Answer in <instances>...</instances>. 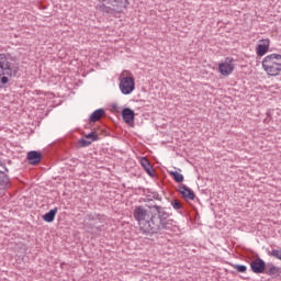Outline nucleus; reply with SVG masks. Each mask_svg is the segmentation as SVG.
Masks as SVG:
<instances>
[{"label": "nucleus", "instance_id": "23", "mask_svg": "<svg viewBox=\"0 0 281 281\" xmlns=\"http://www.w3.org/2000/svg\"><path fill=\"white\" fill-rule=\"evenodd\" d=\"M114 3H119L120 8H128L131 5L128 0H114Z\"/></svg>", "mask_w": 281, "mask_h": 281}, {"label": "nucleus", "instance_id": "6", "mask_svg": "<svg viewBox=\"0 0 281 281\" xmlns=\"http://www.w3.org/2000/svg\"><path fill=\"white\" fill-rule=\"evenodd\" d=\"M250 269L252 273H266L267 271V262L265 260L257 258L250 262Z\"/></svg>", "mask_w": 281, "mask_h": 281}, {"label": "nucleus", "instance_id": "27", "mask_svg": "<svg viewBox=\"0 0 281 281\" xmlns=\"http://www.w3.org/2000/svg\"><path fill=\"white\" fill-rule=\"evenodd\" d=\"M0 170H3V172H8V167L0 165Z\"/></svg>", "mask_w": 281, "mask_h": 281}, {"label": "nucleus", "instance_id": "17", "mask_svg": "<svg viewBox=\"0 0 281 281\" xmlns=\"http://www.w3.org/2000/svg\"><path fill=\"white\" fill-rule=\"evenodd\" d=\"M99 10L104 14H115V9L106 7L104 3L99 7Z\"/></svg>", "mask_w": 281, "mask_h": 281}, {"label": "nucleus", "instance_id": "28", "mask_svg": "<svg viewBox=\"0 0 281 281\" xmlns=\"http://www.w3.org/2000/svg\"><path fill=\"white\" fill-rule=\"evenodd\" d=\"M94 218H95V221H102V215L95 214V215H94Z\"/></svg>", "mask_w": 281, "mask_h": 281}, {"label": "nucleus", "instance_id": "18", "mask_svg": "<svg viewBox=\"0 0 281 281\" xmlns=\"http://www.w3.org/2000/svg\"><path fill=\"white\" fill-rule=\"evenodd\" d=\"M85 137L89 142H91V144H93V142H98V139H100V136H98L97 132H91V133L87 134Z\"/></svg>", "mask_w": 281, "mask_h": 281}, {"label": "nucleus", "instance_id": "29", "mask_svg": "<svg viewBox=\"0 0 281 281\" xmlns=\"http://www.w3.org/2000/svg\"><path fill=\"white\" fill-rule=\"evenodd\" d=\"M113 110L116 111V113H119L120 112V106L113 105Z\"/></svg>", "mask_w": 281, "mask_h": 281}, {"label": "nucleus", "instance_id": "16", "mask_svg": "<svg viewBox=\"0 0 281 281\" xmlns=\"http://www.w3.org/2000/svg\"><path fill=\"white\" fill-rule=\"evenodd\" d=\"M170 177H172L176 183H183V175L179 173L178 171H169Z\"/></svg>", "mask_w": 281, "mask_h": 281}, {"label": "nucleus", "instance_id": "26", "mask_svg": "<svg viewBox=\"0 0 281 281\" xmlns=\"http://www.w3.org/2000/svg\"><path fill=\"white\" fill-rule=\"evenodd\" d=\"M85 227L88 229H93V225L91 223H85Z\"/></svg>", "mask_w": 281, "mask_h": 281}, {"label": "nucleus", "instance_id": "20", "mask_svg": "<svg viewBox=\"0 0 281 281\" xmlns=\"http://www.w3.org/2000/svg\"><path fill=\"white\" fill-rule=\"evenodd\" d=\"M171 206L173 207V210H182L183 209V203L181 201H179L178 199H175L171 201Z\"/></svg>", "mask_w": 281, "mask_h": 281}, {"label": "nucleus", "instance_id": "11", "mask_svg": "<svg viewBox=\"0 0 281 281\" xmlns=\"http://www.w3.org/2000/svg\"><path fill=\"white\" fill-rule=\"evenodd\" d=\"M106 115V111L104 109H98L89 116V123L95 124V122H99V120H102Z\"/></svg>", "mask_w": 281, "mask_h": 281}, {"label": "nucleus", "instance_id": "2", "mask_svg": "<svg viewBox=\"0 0 281 281\" xmlns=\"http://www.w3.org/2000/svg\"><path fill=\"white\" fill-rule=\"evenodd\" d=\"M19 63L14 61L13 58H8L7 54H0V89H3L10 78L19 77Z\"/></svg>", "mask_w": 281, "mask_h": 281}, {"label": "nucleus", "instance_id": "12", "mask_svg": "<svg viewBox=\"0 0 281 281\" xmlns=\"http://www.w3.org/2000/svg\"><path fill=\"white\" fill-rule=\"evenodd\" d=\"M140 165L149 177H155V169H153V165L150 164V160H148V158L143 157L140 159Z\"/></svg>", "mask_w": 281, "mask_h": 281}, {"label": "nucleus", "instance_id": "25", "mask_svg": "<svg viewBox=\"0 0 281 281\" xmlns=\"http://www.w3.org/2000/svg\"><path fill=\"white\" fill-rule=\"evenodd\" d=\"M87 218H88V221H95V215H93V214H88V215H87Z\"/></svg>", "mask_w": 281, "mask_h": 281}, {"label": "nucleus", "instance_id": "22", "mask_svg": "<svg viewBox=\"0 0 281 281\" xmlns=\"http://www.w3.org/2000/svg\"><path fill=\"white\" fill-rule=\"evenodd\" d=\"M78 144L81 148H87V146H91V140H88V138H80Z\"/></svg>", "mask_w": 281, "mask_h": 281}, {"label": "nucleus", "instance_id": "21", "mask_svg": "<svg viewBox=\"0 0 281 281\" xmlns=\"http://www.w3.org/2000/svg\"><path fill=\"white\" fill-rule=\"evenodd\" d=\"M233 269H236V271H238V273L247 272V266H245V265H233Z\"/></svg>", "mask_w": 281, "mask_h": 281}, {"label": "nucleus", "instance_id": "13", "mask_svg": "<svg viewBox=\"0 0 281 281\" xmlns=\"http://www.w3.org/2000/svg\"><path fill=\"white\" fill-rule=\"evenodd\" d=\"M56 214H58V207L52 209L47 213H45L42 218L45 221V223H54V220L56 218Z\"/></svg>", "mask_w": 281, "mask_h": 281}, {"label": "nucleus", "instance_id": "15", "mask_svg": "<svg viewBox=\"0 0 281 281\" xmlns=\"http://www.w3.org/2000/svg\"><path fill=\"white\" fill-rule=\"evenodd\" d=\"M8 183H10V177L5 175V171L0 170V190H5Z\"/></svg>", "mask_w": 281, "mask_h": 281}, {"label": "nucleus", "instance_id": "4", "mask_svg": "<svg viewBox=\"0 0 281 281\" xmlns=\"http://www.w3.org/2000/svg\"><path fill=\"white\" fill-rule=\"evenodd\" d=\"M120 90L123 95H131L135 91V77L128 70H124L120 75Z\"/></svg>", "mask_w": 281, "mask_h": 281}, {"label": "nucleus", "instance_id": "24", "mask_svg": "<svg viewBox=\"0 0 281 281\" xmlns=\"http://www.w3.org/2000/svg\"><path fill=\"white\" fill-rule=\"evenodd\" d=\"M151 196H153V199H155L156 201H161V195H159V193H157V192H153V193H151Z\"/></svg>", "mask_w": 281, "mask_h": 281}, {"label": "nucleus", "instance_id": "8", "mask_svg": "<svg viewBox=\"0 0 281 281\" xmlns=\"http://www.w3.org/2000/svg\"><path fill=\"white\" fill-rule=\"evenodd\" d=\"M26 159L31 166H38L43 159V154L41 151L31 150L27 153Z\"/></svg>", "mask_w": 281, "mask_h": 281}, {"label": "nucleus", "instance_id": "7", "mask_svg": "<svg viewBox=\"0 0 281 281\" xmlns=\"http://www.w3.org/2000/svg\"><path fill=\"white\" fill-rule=\"evenodd\" d=\"M178 192L179 194H181L184 201H194V199H196V194H194V191H192V189H190L186 184H180Z\"/></svg>", "mask_w": 281, "mask_h": 281}, {"label": "nucleus", "instance_id": "5", "mask_svg": "<svg viewBox=\"0 0 281 281\" xmlns=\"http://www.w3.org/2000/svg\"><path fill=\"white\" fill-rule=\"evenodd\" d=\"M234 58L227 57L225 63L218 65V71L222 76H229L234 71Z\"/></svg>", "mask_w": 281, "mask_h": 281}, {"label": "nucleus", "instance_id": "14", "mask_svg": "<svg viewBox=\"0 0 281 281\" xmlns=\"http://www.w3.org/2000/svg\"><path fill=\"white\" fill-rule=\"evenodd\" d=\"M268 267H269V269L266 270L267 276H271V277H274V278H278V276H280V273H281V268L280 267H277L273 263H268Z\"/></svg>", "mask_w": 281, "mask_h": 281}, {"label": "nucleus", "instance_id": "10", "mask_svg": "<svg viewBox=\"0 0 281 281\" xmlns=\"http://www.w3.org/2000/svg\"><path fill=\"white\" fill-rule=\"evenodd\" d=\"M269 45H270L269 40H261L260 44H258L256 48L257 56H265V54L269 52Z\"/></svg>", "mask_w": 281, "mask_h": 281}, {"label": "nucleus", "instance_id": "3", "mask_svg": "<svg viewBox=\"0 0 281 281\" xmlns=\"http://www.w3.org/2000/svg\"><path fill=\"white\" fill-rule=\"evenodd\" d=\"M262 69L268 76H280L281 71V55L271 54L263 58L261 61Z\"/></svg>", "mask_w": 281, "mask_h": 281}, {"label": "nucleus", "instance_id": "9", "mask_svg": "<svg viewBox=\"0 0 281 281\" xmlns=\"http://www.w3.org/2000/svg\"><path fill=\"white\" fill-rule=\"evenodd\" d=\"M121 114L123 122H125V124H131L135 122V111H133L131 108H124Z\"/></svg>", "mask_w": 281, "mask_h": 281}, {"label": "nucleus", "instance_id": "1", "mask_svg": "<svg viewBox=\"0 0 281 281\" xmlns=\"http://www.w3.org/2000/svg\"><path fill=\"white\" fill-rule=\"evenodd\" d=\"M135 221L139 225V232L153 240V236L161 234V229H172L175 220H170V213L160 205L149 206V211L139 205L133 212Z\"/></svg>", "mask_w": 281, "mask_h": 281}, {"label": "nucleus", "instance_id": "19", "mask_svg": "<svg viewBox=\"0 0 281 281\" xmlns=\"http://www.w3.org/2000/svg\"><path fill=\"white\" fill-rule=\"evenodd\" d=\"M268 256H271L272 258H277V260H281V248L268 250Z\"/></svg>", "mask_w": 281, "mask_h": 281}]
</instances>
